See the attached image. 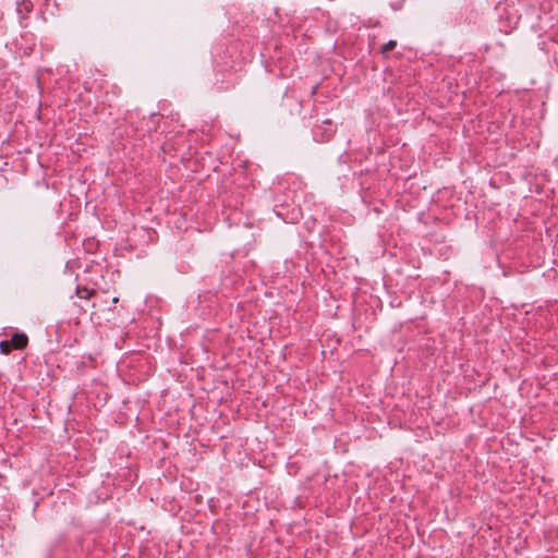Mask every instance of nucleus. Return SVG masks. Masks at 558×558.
I'll return each instance as SVG.
<instances>
[{"instance_id":"nucleus-2","label":"nucleus","mask_w":558,"mask_h":558,"mask_svg":"<svg viewBox=\"0 0 558 558\" xmlns=\"http://www.w3.org/2000/svg\"><path fill=\"white\" fill-rule=\"evenodd\" d=\"M397 43L395 40H389L386 45L383 46L381 52L384 54L388 53L396 47Z\"/></svg>"},{"instance_id":"nucleus-3","label":"nucleus","mask_w":558,"mask_h":558,"mask_svg":"<svg viewBox=\"0 0 558 558\" xmlns=\"http://www.w3.org/2000/svg\"><path fill=\"white\" fill-rule=\"evenodd\" d=\"M11 349H12V344H11V342H9V341H1V343H0V350H1V352H2L3 354H8V353H10Z\"/></svg>"},{"instance_id":"nucleus-1","label":"nucleus","mask_w":558,"mask_h":558,"mask_svg":"<svg viewBox=\"0 0 558 558\" xmlns=\"http://www.w3.org/2000/svg\"><path fill=\"white\" fill-rule=\"evenodd\" d=\"M12 348L23 349L27 344V337L23 333H16L11 339Z\"/></svg>"}]
</instances>
